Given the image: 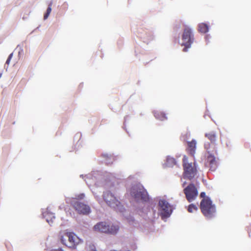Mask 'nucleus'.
Returning <instances> with one entry per match:
<instances>
[{
  "mask_svg": "<svg viewBox=\"0 0 251 251\" xmlns=\"http://www.w3.org/2000/svg\"><path fill=\"white\" fill-rule=\"evenodd\" d=\"M200 209L202 214L207 218L213 217L216 213V207L209 198L203 199L200 203Z\"/></svg>",
  "mask_w": 251,
  "mask_h": 251,
  "instance_id": "f257e3e1",
  "label": "nucleus"
},
{
  "mask_svg": "<svg viewBox=\"0 0 251 251\" xmlns=\"http://www.w3.org/2000/svg\"><path fill=\"white\" fill-rule=\"evenodd\" d=\"M94 229L97 232L114 235L118 233L120 226L118 224L109 225L105 222H101L95 225Z\"/></svg>",
  "mask_w": 251,
  "mask_h": 251,
  "instance_id": "f03ea898",
  "label": "nucleus"
},
{
  "mask_svg": "<svg viewBox=\"0 0 251 251\" xmlns=\"http://www.w3.org/2000/svg\"><path fill=\"white\" fill-rule=\"evenodd\" d=\"M61 243L70 248H75L81 242V239L73 232H66L61 236Z\"/></svg>",
  "mask_w": 251,
  "mask_h": 251,
  "instance_id": "7ed1b4c3",
  "label": "nucleus"
},
{
  "mask_svg": "<svg viewBox=\"0 0 251 251\" xmlns=\"http://www.w3.org/2000/svg\"><path fill=\"white\" fill-rule=\"evenodd\" d=\"M204 148L208 154L207 156L206 164L209 166L210 171H215L218 167L217 160L214 155V153H216V148L214 146L212 147V150H211L209 142L205 143Z\"/></svg>",
  "mask_w": 251,
  "mask_h": 251,
  "instance_id": "20e7f679",
  "label": "nucleus"
},
{
  "mask_svg": "<svg viewBox=\"0 0 251 251\" xmlns=\"http://www.w3.org/2000/svg\"><path fill=\"white\" fill-rule=\"evenodd\" d=\"M183 168L184 178L191 180L196 175L197 170L195 166V164L192 163H188V157L184 155L183 157Z\"/></svg>",
  "mask_w": 251,
  "mask_h": 251,
  "instance_id": "39448f33",
  "label": "nucleus"
},
{
  "mask_svg": "<svg viewBox=\"0 0 251 251\" xmlns=\"http://www.w3.org/2000/svg\"><path fill=\"white\" fill-rule=\"evenodd\" d=\"M194 40V36L192 29L188 27H186L182 35V43L181 46L185 47L183 49V51H187V49L190 48Z\"/></svg>",
  "mask_w": 251,
  "mask_h": 251,
  "instance_id": "423d86ee",
  "label": "nucleus"
},
{
  "mask_svg": "<svg viewBox=\"0 0 251 251\" xmlns=\"http://www.w3.org/2000/svg\"><path fill=\"white\" fill-rule=\"evenodd\" d=\"M130 194L135 199L147 201L149 200V196L147 191L141 185H135L130 189Z\"/></svg>",
  "mask_w": 251,
  "mask_h": 251,
  "instance_id": "0eeeda50",
  "label": "nucleus"
},
{
  "mask_svg": "<svg viewBox=\"0 0 251 251\" xmlns=\"http://www.w3.org/2000/svg\"><path fill=\"white\" fill-rule=\"evenodd\" d=\"M103 197L105 201L109 206L116 210L122 211L123 208L120 201L111 192L107 191L104 193Z\"/></svg>",
  "mask_w": 251,
  "mask_h": 251,
  "instance_id": "6e6552de",
  "label": "nucleus"
},
{
  "mask_svg": "<svg viewBox=\"0 0 251 251\" xmlns=\"http://www.w3.org/2000/svg\"><path fill=\"white\" fill-rule=\"evenodd\" d=\"M69 203L79 214L86 215L90 212V207L75 199H69Z\"/></svg>",
  "mask_w": 251,
  "mask_h": 251,
  "instance_id": "1a4fd4ad",
  "label": "nucleus"
},
{
  "mask_svg": "<svg viewBox=\"0 0 251 251\" xmlns=\"http://www.w3.org/2000/svg\"><path fill=\"white\" fill-rule=\"evenodd\" d=\"M186 200L191 202L196 199L198 196V189L193 183H190L183 189Z\"/></svg>",
  "mask_w": 251,
  "mask_h": 251,
  "instance_id": "9d476101",
  "label": "nucleus"
},
{
  "mask_svg": "<svg viewBox=\"0 0 251 251\" xmlns=\"http://www.w3.org/2000/svg\"><path fill=\"white\" fill-rule=\"evenodd\" d=\"M159 206L161 209L162 218H167L170 216L173 211L172 207L166 201L160 200L159 201Z\"/></svg>",
  "mask_w": 251,
  "mask_h": 251,
  "instance_id": "9b49d317",
  "label": "nucleus"
},
{
  "mask_svg": "<svg viewBox=\"0 0 251 251\" xmlns=\"http://www.w3.org/2000/svg\"><path fill=\"white\" fill-rule=\"evenodd\" d=\"M205 137L207 138L211 142L210 145L211 150H212V147H215L216 142L217 140V134L216 132L214 131H209L205 133ZM216 148V147H215Z\"/></svg>",
  "mask_w": 251,
  "mask_h": 251,
  "instance_id": "f8f14e48",
  "label": "nucleus"
},
{
  "mask_svg": "<svg viewBox=\"0 0 251 251\" xmlns=\"http://www.w3.org/2000/svg\"><path fill=\"white\" fill-rule=\"evenodd\" d=\"M196 148V142L195 140L188 142L187 152L191 155H194Z\"/></svg>",
  "mask_w": 251,
  "mask_h": 251,
  "instance_id": "ddd939ff",
  "label": "nucleus"
},
{
  "mask_svg": "<svg viewBox=\"0 0 251 251\" xmlns=\"http://www.w3.org/2000/svg\"><path fill=\"white\" fill-rule=\"evenodd\" d=\"M154 117L161 121H163L166 120L167 117L166 116V114L161 111H156L154 112Z\"/></svg>",
  "mask_w": 251,
  "mask_h": 251,
  "instance_id": "4468645a",
  "label": "nucleus"
},
{
  "mask_svg": "<svg viewBox=\"0 0 251 251\" xmlns=\"http://www.w3.org/2000/svg\"><path fill=\"white\" fill-rule=\"evenodd\" d=\"M102 157L104 159L105 163L106 164H110L112 163L113 161L114 160V157L111 155V154H108L107 153L106 154H103L102 155Z\"/></svg>",
  "mask_w": 251,
  "mask_h": 251,
  "instance_id": "2eb2a0df",
  "label": "nucleus"
},
{
  "mask_svg": "<svg viewBox=\"0 0 251 251\" xmlns=\"http://www.w3.org/2000/svg\"><path fill=\"white\" fill-rule=\"evenodd\" d=\"M198 30L201 33H205L208 31V26L205 24L201 23L199 25Z\"/></svg>",
  "mask_w": 251,
  "mask_h": 251,
  "instance_id": "dca6fc26",
  "label": "nucleus"
},
{
  "mask_svg": "<svg viewBox=\"0 0 251 251\" xmlns=\"http://www.w3.org/2000/svg\"><path fill=\"white\" fill-rule=\"evenodd\" d=\"M44 216L46 219L47 222L50 224L52 222V219H54L55 217L54 215L52 214H50L48 212H45L44 213Z\"/></svg>",
  "mask_w": 251,
  "mask_h": 251,
  "instance_id": "f3484780",
  "label": "nucleus"
},
{
  "mask_svg": "<svg viewBox=\"0 0 251 251\" xmlns=\"http://www.w3.org/2000/svg\"><path fill=\"white\" fill-rule=\"evenodd\" d=\"M198 209V208L197 205L194 204H190L187 208V210L190 213H193L195 211H197Z\"/></svg>",
  "mask_w": 251,
  "mask_h": 251,
  "instance_id": "a211bd4d",
  "label": "nucleus"
},
{
  "mask_svg": "<svg viewBox=\"0 0 251 251\" xmlns=\"http://www.w3.org/2000/svg\"><path fill=\"white\" fill-rule=\"evenodd\" d=\"M51 5H52V2H51L49 4V6L47 8V12L44 16V19H47L48 18L49 15L50 14V13L51 11Z\"/></svg>",
  "mask_w": 251,
  "mask_h": 251,
  "instance_id": "6ab92c4d",
  "label": "nucleus"
},
{
  "mask_svg": "<svg viewBox=\"0 0 251 251\" xmlns=\"http://www.w3.org/2000/svg\"><path fill=\"white\" fill-rule=\"evenodd\" d=\"M85 197L84 194H80L79 195H76L75 198H73L71 199H75L76 201H78V200L83 199Z\"/></svg>",
  "mask_w": 251,
  "mask_h": 251,
  "instance_id": "aec40b11",
  "label": "nucleus"
},
{
  "mask_svg": "<svg viewBox=\"0 0 251 251\" xmlns=\"http://www.w3.org/2000/svg\"><path fill=\"white\" fill-rule=\"evenodd\" d=\"M167 163L168 164H176V160L174 158L168 157L167 158Z\"/></svg>",
  "mask_w": 251,
  "mask_h": 251,
  "instance_id": "412c9836",
  "label": "nucleus"
},
{
  "mask_svg": "<svg viewBox=\"0 0 251 251\" xmlns=\"http://www.w3.org/2000/svg\"><path fill=\"white\" fill-rule=\"evenodd\" d=\"M12 55H13L12 53H11L9 55V56H8V58H7L6 61V64H9V63L10 61V60H11V58L12 57Z\"/></svg>",
  "mask_w": 251,
  "mask_h": 251,
  "instance_id": "4be33fe9",
  "label": "nucleus"
},
{
  "mask_svg": "<svg viewBox=\"0 0 251 251\" xmlns=\"http://www.w3.org/2000/svg\"><path fill=\"white\" fill-rule=\"evenodd\" d=\"M200 197L201 198H203V199L206 198L205 197V193L204 192H201L200 194Z\"/></svg>",
  "mask_w": 251,
  "mask_h": 251,
  "instance_id": "5701e85b",
  "label": "nucleus"
},
{
  "mask_svg": "<svg viewBox=\"0 0 251 251\" xmlns=\"http://www.w3.org/2000/svg\"><path fill=\"white\" fill-rule=\"evenodd\" d=\"M227 139H226V141H224L225 142V143L226 144V145L227 147H228L229 146H230V142L229 141L228 142V143H227Z\"/></svg>",
  "mask_w": 251,
  "mask_h": 251,
  "instance_id": "b1692460",
  "label": "nucleus"
},
{
  "mask_svg": "<svg viewBox=\"0 0 251 251\" xmlns=\"http://www.w3.org/2000/svg\"><path fill=\"white\" fill-rule=\"evenodd\" d=\"M51 251H63V250L61 248H59L57 249L52 250Z\"/></svg>",
  "mask_w": 251,
  "mask_h": 251,
  "instance_id": "393cba45",
  "label": "nucleus"
},
{
  "mask_svg": "<svg viewBox=\"0 0 251 251\" xmlns=\"http://www.w3.org/2000/svg\"><path fill=\"white\" fill-rule=\"evenodd\" d=\"M90 251H97L95 249L92 248Z\"/></svg>",
  "mask_w": 251,
  "mask_h": 251,
  "instance_id": "a878e982",
  "label": "nucleus"
},
{
  "mask_svg": "<svg viewBox=\"0 0 251 251\" xmlns=\"http://www.w3.org/2000/svg\"><path fill=\"white\" fill-rule=\"evenodd\" d=\"M186 184V182H184L183 184H182V187H184L185 185Z\"/></svg>",
  "mask_w": 251,
  "mask_h": 251,
  "instance_id": "bb28decb",
  "label": "nucleus"
},
{
  "mask_svg": "<svg viewBox=\"0 0 251 251\" xmlns=\"http://www.w3.org/2000/svg\"><path fill=\"white\" fill-rule=\"evenodd\" d=\"M1 75H2V74H0V78L1 77Z\"/></svg>",
  "mask_w": 251,
  "mask_h": 251,
  "instance_id": "cd10ccee",
  "label": "nucleus"
}]
</instances>
